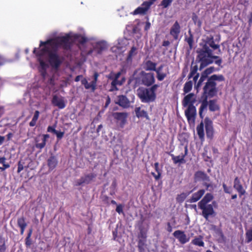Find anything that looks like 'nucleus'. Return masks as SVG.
<instances>
[{
    "mask_svg": "<svg viewBox=\"0 0 252 252\" xmlns=\"http://www.w3.org/2000/svg\"><path fill=\"white\" fill-rule=\"evenodd\" d=\"M163 67V65H160L157 68V69L156 70V72L157 74V78L158 81H163L167 76V74L165 72H163L162 71V68Z\"/></svg>",
    "mask_w": 252,
    "mask_h": 252,
    "instance_id": "c85d7f7f",
    "label": "nucleus"
},
{
    "mask_svg": "<svg viewBox=\"0 0 252 252\" xmlns=\"http://www.w3.org/2000/svg\"><path fill=\"white\" fill-rule=\"evenodd\" d=\"M141 84L147 87H150L155 82L154 73L146 72L142 71L140 73Z\"/></svg>",
    "mask_w": 252,
    "mask_h": 252,
    "instance_id": "9d476101",
    "label": "nucleus"
},
{
    "mask_svg": "<svg viewBox=\"0 0 252 252\" xmlns=\"http://www.w3.org/2000/svg\"><path fill=\"white\" fill-rule=\"evenodd\" d=\"M215 59L217 60H216L215 61V63L216 64L218 65L219 66H221V64L222 62L221 59L220 58V57H219L218 58H217V59Z\"/></svg>",
    "mask_w": 252,
    "mask_h": 252,
    "instance_id": "69168bd1",
    "label": "nucleus"
},
{
    "mask_svg": "<svg viewBox=\"0 0 252 252\" xmlns=\"http://www.w3.org/2000/svg\"><path fill=\"white\" fill-rule=\"evenodd\" d=\"M52 104L59 109H63L66 106V103L63 97L55 94L53 96L51 100Z\"/></svg>",
    "mask_w": 252,
    "mask_h": 252,
    "instance_id": "f3484780",
    "label": "nucleus"
},
{
    "mask_svg": "<svg viewBox=\"0 0 252 252\" xmlns=\"http://www.w3.org/2000/svg\"><path fill=\"white\" fill-rule=\"evenodd\" d=\"M5 161L6 158L5 157L0 158V163L2 164V166L0 167V169L1 171H4L10 167V165L8 163H6Z\"/></svg>",
    "mask_w": 252,
    "mask_h": 252,
    "instance_id": "49530a36",
    "label": "nucleus"
},
{
    "mask_svg": "<svg viewBox=\"0 0 252 252\" xmlns=\"http://www.w3.org/2000/svg\"><path fill=\"white\" fill-rule=\"evenodd\" d=\"M154 168L157 172V174H155L154 172H152L151 174L156 181H158L161 177L162 172L161 170L159 167L158 162H157L154 163Z\"/></svg>",
    "mask_w": 252,
    "mask_h": 252,
    "instance_id": "c9c22d12",
    "label": "nucleus"
},
{
    "mask_svg": "<svg viewBox=\"0 0 252 252\" xmlns=\"http://www.w3.org/2000/svg\"><path fill=\"white\" fill-rule=\"evenodd\" d=\"M205 190L203 189H199L197 192L192 194V196L189 200L190 203L196 202L198 201L204 194Z\"/></svg>",
    "mask_w": 252,
    "mask_h": 252,
    "instance_id": "cd10ccee",
    "label": "nucleus"
},
{
    "mask_svg": "<svg viewBox=\"0 0 252 252\" xmlns=\"http://www.w3.org/2000/svg\"><path fill=\"white\" fill-rule=\"evenodd\" d=\"M196 102V98L195 95L193 93H190L186 95L182 101L183 105L185 106H189V105H193L194 103Z\"/></svg>",
    "mask_w": 252,
    "mask_h": 252,
    "instance_id": "393cba45",
    "label": "nucleus"
},
{
    "mask_svg": "<svg viewBox=\"0 0 252 252\" xmlns=\"http://www.w3.org/2000/svg\"><path fill=\"white\" fill-rule=\"evenodd\" d=\"M6 249V247L4 239L0 237V252H5Z\"/></svg>",
    "mask_w": 252,
    "mask_h": 252,
    "instance_id": "3c124183",
    "label": "nucleus"
},
{
    "mask_svg": "<svg viewBox=\"0 0 252 252\" xmlns=\"http://www.w3.org/2000/svg\"><path fill=\"white\" fill-rule=\"evenodd\" d=\"M194 180L195 182H203V185L206 187V190L212 187L211 184L207 183L210 180L209 176L203 171H196L194 175Z\"/></svg>",
    "mask_w": 252,
    "mask_h": 252,
    "instance_id": "423d86ee",
    "label": "nucleus"
},
{
    "mask_svg": "<svg viewBox=\"0 0 252 252\" xmlns=\"http://www.w3.org/2000/svg\"><path fill=\"white\" fill-rule=\"evenodd\" d=\"M137 92L138 97L143 103L154 102L156 99V94H154L149 88L140 87Z\"/></svg>",
    "mask_w": 252,
    "mask_h": 252,
    "instance_id": "20e7f679",
    "label": "nucleus"
},
{
    "mask_svg": "<svg viewBox=\"0 0 252 252\" xmlns=\"http://www.w3.org/2000/svg\"><path fill=\"white\" fill-rule=\"evenodd\" d=\"M48 62L52 68L58 70L63 63V59L55 50L49 53Z\"/></svg>",
    "mask_w": 252,
    "mask_h": 252,
    "instance_id": "39448f33",
    "label": "nucleus"
},
{
    "mask_svg": "<svg viewBox=\"0 0 252 252\" xmlns=\"http://www.w3.org/2000/svg\"><path fill=\"white\" fill-rule=\"evenodd\" d=\"M123 71V69H122L117 73L111 72L108 76V78L112 80L110 84V87L109 90V92H113L114 91H118L119 88L117 86H122L126 82V79L125 77H123L120 80H119V78L121 75Z\"/></svg>",
    "mask_w": 252,
    "mask_h": 252,
    "instance_id": "7ed1b4c3",
    "label": "nucleus"
},
{
    "mask_svg": "<svg viewBox=\"0 0 252 252\" xmlns=\"http://www.w3.org/2000/svg\"><path fill=\"white\" fill-rule=\"evenodd\" d=\"M156 0H149V1H144L141 6L137 7L132 12L133 15L145 14Z\"/></svg>",
    "mask_w": 252,
    "mask_h": 252,
    "instance_id": "2eb2a0df",
    "label": "nucleus"
},
{
    "mask_svg": "<svg viewBox=\"0 0 252 252\" xmlns=\"http://www.w3.org/2000/svg\"><path fill=\"white\" fill-rule=\"evenodd\" d=\"M209 109L211 112H215L220 110V106L217 103V99H212L208 101Z\"/></svg>",
    "mask_w": 252,
    "mask_h": 252,
    "instance_id": "7c9ffc66",
    "label": "nucleus"
},
{
    "mask_svg": "<svg viewBox=\"0 0 252 252\" xmlns=\"http://www.w3.org/2000/svg\"><path fill=\"white\" fill-rule=\"evenodd\" d=\"M70 37L69 35H65L58 37L56 39H54V45H59L66 50H70L71 44L70 42Z\"/></svg>",
    "mask_w": 252,
    "mask_h": 252,
    "instance_id": "9b49d317",
    "label": "nucleus"
},
{
    "mask_svg": "<svg viewBox=\"0 0 252 252\" xmlns=\"http://www.w3.org/2000/svg\"><path fill=\"white\" fill-rule=\"evenodd\" d=\"M136 48L135 46H132L128 53V58H130L133 55L136 54Z\"/></svg>",
    "mask_w": 252,
    "mask_h": 252,
    "instance_id": "13d9d810",
    "label": "nucleus"
},
{
    "mask_svg": "<svg viewBox=\"0 0 252 252\" xmlns=\"http://www.w3.org/2000/svg\"><path fill=\"white\" fill-rule=\"evenodd\" d=\"M146 243V242L138 240L137 247L139 252H146L147 245Z\"/></svg>",
    "mask_w": 252,
    "mask_h": 252,
    "instance_id": "79ce46f5",
    "label": "nucleus"
},
{
    "mask_svg": "<svg viewBox=\"0 0 252 252\" xmlns=\"http://www.w3.org/2000/svg\"><path fill=\"white\" fill-rule=\"evenodd\" d=\"M199 77V73H196L192 77H193V80L195 83H196L198 78Z\"/></svg>",
    "mask_w": 252,
    "mask_h": 252,
    "instance_id": "774afa93",
    "label": "nucleus"
},
{
    "mask_svg": "<svg viewBox=\"0 0 252 252\" xmlns=\"http://www.w3.org/2000/svg\"><path fill=\"white\" fill-rule=\"evenodd\" d=\"M48 134H43L35 138V147L40 150L42 149L46 145L47 140L49 138Z\"/></svg>",
    "mask_w": 252,
    "mask_h": 252,
    "instance_id": "aec40b11",
    "label": "nucleus"
},
{
    "mask_svg": "<svg viewBox=\"0 0 252 252\" xmlns=\"http://www.w3.org/2000/svg\"><path fill=\"white\" fill-rule=\"evenodd\" d=\"M107 48V44L104 41H99L96 43L94 49L98 54H101L103 51Z\"/></svg>",
    "mask_w": 252,
    "mask_h": 252,
    "instance_id": "2f4dec72",
    "label": "nucleus"
},
{
    "mask_svg": "<svg viewBox=\"0 0 252 252\" xmlns=\"http://www.w3.org/2000/svg\"><path fill=\"white\" fill-rule=\"evenodd\" d=\"M209 77L207 76L206 75L204 74V72H202L201 74L200 77L199 79L198 80V81L197 82L196 84L195 85V88L197 90H198L202 85L203 82L206 80L208 79Z\"/></svg>",
    "mask_w": 252,
    "mask_h": 252,
    "instance_id": "58836bf2",
    "label": "nucleus"
},
{
    "mask_svg": "<svg viewBox=\"0 0 252 252\" xmlns=\"http://www.w3.org/2000/svg\"><path fill=\"white\" fill-rule=\"evenodd\" d=\"M220 39V37H219L218 43L219 42ZM216 41H217V40L215 41L213 35H210L209 36H207L204 40V44L203 45L202 48H204L205 46H206L208 48H211L212 51L218 50V52L217 53L218 54H220L221 52L220 49V46L218 43H216Z\"/></svg>",
    "mask_w": 252,
    "mask_h": 252,
    "instance_id": "6e6552de",
    "label": "nucleus"
},
{
    "mask_svg": "<svg viewBox=\"0 0 252 252\" xmlns=\"http://www.w3.org/2000/svg\"><path fill=\"white\" fill-rule=\"evenodd\" d=\"M112 116L117 124L123 128L126 123L128 114L126 112H113Z\"/></svg>",
    "mask_w": 252,
    "mask_h": 252,
    "instance_id": "ddd939ff",
    "label": "nucleus"
},
{
    "mask_svg": "<svg viewBox=\"0 0 252 252\" xmlns=\"http://www.w3.org/2000/svg\"><path fill=\"white\" fill-rule=\"evenodd\" d=\"M151 27V23L148 21L146 23V25L144 27L145 31H148Z\"/></svg>",
    "mask_w": 252,
    "mask_h": 252,
    "instance_id": "338daca9",
    "label": "nucleus"
},
{
    "mask_svg": "<svg viewBox=\"0 0 252 252\" xmlns=\"http://www.w3.org/2000/svg\"><path fill=\"white\" fill-rule=\"evenodd\" d=\"M197 133L199 139L203 140L204 139V124L201 122L196 127Z\"/></svg>",
    "mask_w": 252,
    "mask_h": 252,
    "instance_id": "e433bc0d",
    "label": "nucleus"
},
{
    "mask_svg": "<svg viewBox=\"0 0 252 252\" xmlns=\"http://www.w3.org/2000/svg\"><path fill=\"white\" fill-rule=\"evenodd\" d=\"M56 131L57 130L55 129V126H49L47 127V131L49 132H52L55 134L56 132Z\"/></svg>",
    "mask_w": 252,
    "mask_h": 252,
    "instance_id": "0e129e2a",
    "label": "nucleus"
},
{
    "mask_svg": "<svg viewBox=\"0 0 252 252\" xmlns=\"http://www.w3.org/2000/svg\"><path fill=\"white\" fill-rule=\"evenodd\" d=\"M38 62L39 63L38 68L39 72L43 78H45L47 76V69L48 68L49 65L46 63L42 59H39Z\"/></svg>",
    "mask_w": 252,
    "mask_h": 252,
    "instance_id": "b1692460",
    "label": "nucleus"
},
{
    "mask_svg": "<svg viewBox=\"0 0 252 252\" xmlns=\"http://www.w3.org/2000/svg\"><path fill=\"white\" fill-rule=\"evenodd\" d=\"M171 0H162L160 3V5L163 8H166L168 7L171 4Z\"/></svg>",
    "mask_w": 252,
    "mask_h": 252,
    "instance_id": "6e6d98bb",
    "label": "nucleus"
},
{
    "mask_svg": "<svg viewBox=\"0 0 252 252\" xmlns=\"http://www.w3.org/2000/svg\"><path fill=\"white\" fill-rule=\"evenodd\" d=\"M17 225L19 227H27V223L26 222V218L22 216L17 219Z\"/></svg>",
    "mask_w": 252,
    "mask_h": 252,
    "instance_id": "de8ad7c7",
    "label": "nucleus"
},
{
    "mask_svg": "<svg viewBox=\"0 0 252 252\" xmlns=\"http://www.w3.org/2000/svg\"><path fill=\"white\" fill-rule=\"evenodd\" d=\"M216 202L214 201L212 204L207 205H198V208L202 210V215L206 220H208L209 217H214L216 216V213L213 208V204H215Z\"/></svg>",
    "mask_w": 252,
    "mask_h": 252,
    "instance_id": "0eeeda50",
    "label": "nucleus"
},
{
    "mask_svg": "<svg viewBox=\"0 0 252 252\" xmlns=\"http://www.w3.org/2000/svg\"><path fill=\"white\" fill-rule=\"evenodd\" d=\"M157 63H156L153 62L151 60L147 61L145 63L144 68L147 71H155L157 69L156 67Z\"/></svg>",
    "mask_w": 252,
    "mask_h": 252,
    "instance_id": "72a5a7b5",
    "label": "nucleus"
},
{
    "mask_svg": "<svg viewBox=\"0 0 252 252\" xmlns=\"http://www.w3.org/2000/svg\"><path fill=\"white\" fill-rule=\"evenodd\" d=\"M246 238L248 243L252 241V228L246 231Z\"/></svg>",
    "mask_w": 252,
    "mask_h": 252,
    "instance_id": "603ef678",
    "label": "nucleus"
},
{
    "mask_svg": "<svg viewBox=\"0 0 252 252\" xmlns=\"http://www.w3.org/2000/svg\"><path fill=\"white\" fill-rule=\"evenodd\" d=\"M219 68H216L214 66H210L209 67L207 68L203 72H204V74L208 76L209 75H210L214 72L216 71H219Z\"/></svg>",
    "mask_w": 252,
    "mask_h": 252,
    "instance_id": "8fccbe9b",
    "label": "nucleus"
},
{
    "mask_svg": "<svg viewBox=\"0 0 252 252\" xmlns=\"http://www.w3.org/2000/svg\"><path fill=\"white\" fill-rule=\"evenodd\" d=\"M159 87L158 84H153L151 87L149 88L154 94H156V92L157 89Z\"/></svg>",
    "mask_w": 252,
    "mask_h": 252,
    "instance_id": "bf43d9fd",
    "label": "nucleus"
},
{
    "mask_svg": "<svg viewBox=\"0 0 252 252\" xmlns=\"http://www.w3.org/2000/svg\"><path fill=\"white\" fill-rule=\"evenodd\" d=\"M203 236L201 235L195 237L191 240V244L195 246L203 247L204 246V243L203 241Z\"/></svg>",
    "mask_w": 252,
    "mask_h": 252,
    "instance_id": "4c0bfd02",
    "label": "nucleus"
},
{
    "mask_svg": "<svg viewBox=\"0 0 252 252\" xmlns=\"http://www.w3.org/2000/svg\"><path fill=\"white\" fill-rule=\"evenodd\" d=\"M173 235L182 244H185L189 240V238H188L185 232L182 230H176Z\"/></svg>",
    "mask_w": 252,
    "mask_h": 252,
    "instance_id": "5701e85b",
    "label": "nucleus"
},
{
    "mask_svg": "<svg viewBox=\"0 0 252 252\" xmlns=\"http://www.w3.org/2000/svg\"><path fill=\"white\" fill-rule=\"evenodd\" d=\"M32 244V241L31 238H29V237H26V238L25 239L26 246L27 248H29L31 246Z\"/></svg>",
    "mask_w": 252,
    "mask_h": 252,
    "instance_id": "680f3d73",
    "label": "nucleus"
},
{
    "mask_svg": "<svg viewBox=\"0 0 252 252\" xmlns=\"http://www.w3.org/2000/svg\"><path fill=\"white\" fill-rule=\"evenodd\" d=\"M138 240H142L146 242L147 234L143 230V228H140V232L138 235Z\"/></svg>",
    "mask_w": 252,
    "mask_h": 252,
    "instance_id": "a18cd8bd",
    "label": "nucleus"
},
{
    "mask_svg": "<svg viewBox=\"0 0 252 252\" xmlns=\"http://www.w3.org/2000/svg\"><path fill=\"white\" fill-rule=\"evenodd\" d=\"M204 124L207 137L212 139L214 136L213 122L209 118L206 117L204 120Z\"/></svg>",
    "mask_w": 252,
    "mask_h": 252,
    "instance_id": "a211bd4d",
    "label": "nucleus"
},
{
    "mask_svg": "<svg viewBox=\"0 0 252 252\" xmlns=\"http://www.w3.org/2000/svg\"><path fill=\"white\" fill-rule=\"evenodd\" d=\"M77 38L78 42L82 45H83L88 41V39L86 37L82 35L78 36Z\"/></svg>",
    "mask_w": 252,
    "mask_h": 252,
    "instance_id": "5fc2aeb1",
    "label": "nucleus"
},
{
    "mask_svg": "<svg viewBox=\"0 0 252 252\" xmlns=\"http://www.w3.org/2000/svg\"><path fill=\"white\" fill-rule=\"evenodd\" d=\"M96 177V174L94 173H90L85 174L77 180L75 183L76 186H81L83 184H89Z\"/></svg>",
    "mask_w": 252,
    "mask_h": 252,
    "instance_id": "4468645a",
    "label": "nucleus"
},
{
    "mask_svg": "<svg viewBox=\"0 0 252 252\" xmlns=\"http://www.w3.org/2000/svg\"><path fill=\"white\" fill-rule=\"evenodd\" d=\"M39 111L36 110L34 113L32 121L29 123V126L31 127L35 126L36 124L37 121L39 116Z\"/></svg>",
    "mask_w": 252,
    "mask_h": 252,
    "instance_id": "a19ab883",
    "label": "nucleus"
},
{
    "mask_svg": "<svg viewBox=\"0 0 252 252\" xmlns=\"http://www.w3.org/2000/svg\"><path fill=\"white\" fill-rule=\"evenodd\" d=\"M191 18L195 25H196L199 27H201L202 22L195 13H192Z\"/></svg>",
    "mask_w": 252,
    "mask_h": 252,
    "instance_id": "09e8293b",
    "label": "nucleus"
},
{
    "mask_svg": "<svg viewBox=\"0 0 252 252\" xmlns=\"http://www.w3.org/2000/svg\"><path fill=\"white\" fill-rule=\"evenodd\" d=\"M233 187L238 192L240 197H241L246 193V191L244 189L238 177H235L234 179Z\"/></svg>",
    "mask_w": 252,
    "mask_h": 252,
    "instance_id": "a878e982",
    "label": "nucleus"
},
{
    "mask_svg": "<svg viewBox=\"0 0 252 252\" xmlns=\"http://www.w3.org/2000/svg\"><path fill=\"white\" fill-rule=\"evenodd\" d=\"M55 134L56 135L58 140H61L63 137L64 132L57 130Z\"/></svg>",
    "mask_w": 252,
    "mask_h": 252,
    "instance_id": "052dcab7",
    "label": "nucleus"
},
{
    "mask_svg": "<svg viewBox=\"0 0 252 252\" xmlns=\"http://www.w3.org/2000/svg\"><path fill=\"white\" fill-rule=\"evenodd\" d=\"M192 88V82L191 81L187 82L184 86L183 91L185 94L189 92Z\"/></svg>",
    "mask_w": 252,
    "mask_h": 252,
    "instance_id": "37998d69",
    "label": "nucleus"
},
{
    "mask_svg": "<svg viewBox=\"0 0 252 252\" xmlns=\"http://www.w3.org/2000/svg\"><path fill=\"white\" fill-rule=\"evenodd\" d=\"M54 39H50L45 41H41L40 42L39 46L41 47L44 46V47L41 48L39 51H38L36 54V57H37V60L39 59H42V57L44 56V55L46 53H47L48 56H49V53L50 52H53L49 49V48L47 46L48 45H54Z\"/></svg>",
    "mask_w": 252,
    "mask_h": 252,
    "instance_id": "1a4fd4ad",
    "label": "nucleus"
},
{
    "mask_svg": "<svg viewBox=\"0 0 252 252\" xmlns=\"http://www.w3.org/2000/svg\"><path fill=\"white\" fill-rule=\"evenodd\" d=\"M58 164V160L55 156H51L47 159V165L50 171L54 170Z\"/></svg>",
    "mask_w": 252,
    "mask_h": 252,
    "instance_id": "bb28decb",
    "label": "nucleus"
},
{
    "mask_svg": "<svg viewBox=\"0 0 252 252\" xmlns=\"http://www.w3.org/2000/svg\"><path fill=\"white\" fill-rule=\"evenodd\" d=\"M199 69L197 65L195 64L194 65H192V64L191 65L190 72L189 73L188 78L190 79L192 78L195 74L198 73L197 70Z\"/></svg>",
    "mask_w": 252,
    "mask_h": 252,
    "instance_id": "c03bdc74",
    "label": "nucleus"
},
{
    "mask_svg": "<svg viewBox=\"0 0 252 252\" xmlns=\"http://www.w3.org/2000/svg\"><path fill=\"white\" fill-rule=\"evenodd\" d=\"M181 32V26L177 21H176L170 30V34L174 40H177Z\"/></svg>",
    "mask_w": 252,
    "mask_h": 252,
    "instance_id": "4be33fe9",
    "label": "nucleus"
},
{
    "mask_svg": "<svg viewBox=\"0 0 252 252\" xmlns=\"http://www.w3.org/2000/svg\"><path fill=\"white\" fill-rule=\"evenodd\" d=\"M197 53L196 62L200 63L199 70H202L208 65L214 62L213 59L219 58L218 56L213 55L212 50L206 46L198 50Z\"/></svg>",
    "mask_w": 252,
    "mask_h": 252,
    "instance_id": "f03ea898",
    "label": "nucleus"
},
{
    "mask_svg": "<svg viewBox=\"0 0 252 252\" xmlns=\"http://www.w3.org/2000/svg\"><path fill=\"white\" fill-rule=\"evenodd\" d=\"M134 111L137 118H145L148 120L149 119L147 111L144 110H141V107H136L134 109Z\"/></svg>",
    "mask_w": 252,
    "mask_h": 252,
    "instance_id": "c756f323",
    "label": "nucleus"
},
{
    "mask_svg": "<svg viewBox=\"0 0 252 252\" xmlns=\"http://www.w3.org/2000/svg\"><path fill=\"white\" fill-rule=\"evenodd\" d=\"M185 115L189 122H194L196 115V108L194 105H189L188 108L185 110Z\"/></svg>",
    "mask_w": 252,
    "mask_h": 252,
    "instance_id": "6ab92c4d",
    "label": "nucleus"
},
{
    "mask_svg": "<svg viewBox=\"0 0 252 252\" xmlns=\"http://www.w3.org/2000/svg\"><path fill=\"white\" fill-rule=\"evenodd\" d=\"M115 103L123 108H127L129 107L130 102L126 95L122 94L117 96Z\"/></svg>",
    "mask_w": 252,
    "mask_h": 252,
    "instance_id": "412c9836",
    "label": "nucleus"
},
{
    "mask_svg": "<svg viewBox=\"0 0 252 252\" xmlns=\"http://www.w3.org/2000/svg\"><path fill=\"white\" fill-rule=\"evenodd\" d=\"M99 74L97 72H95L93 75V80L89 83L86 78H83L81 80V84L84 85L86 90L91 89L92 92H94L96 89V84Z\"/></svg>",
    "mask_w": 252,
    "mask_h": 252,
    "instance_id": "f8f14e48",
    "label": "nucleus"
},
{
    "mask_svg": "<svg viewBox=\"0 0 252 252\" xmlns=\"http://www.w3.org/2000/svg\"><path fill=\"white\" fill-rule=\"evenodd\" d=\"M214 198L213 195L210 193H207L203 198L198 203V205H207Z\"/></svg>",
    "mask_w": 252,
    "mask_h": 252,
    "instance_id": "f704fd0d",
    "label": "nucleus"
},
{
    "mask_svg": "<svg viewBox=\"0 0 252 252\" xmlns=\"http://www.w3.org/2000/svg\"><path fill=\"white\" fill-rule=\"evenodd\" d=\"M209 77L207 76L206 75L204 74V72H202L201 74L200 77L199 79L198 80V81L197 82L196 84L195 85V88L197 90H198L202 85L203 82L206 80L208 79Z\"/></svg>",
    "mask_w": 252,
    "mask_h": 252,
    "instance_id": "ea45409f",
    "label": "nucleus"
},
{
    "mask_svg": "<svg viewBox=\"0 0 252 252\" xmlns=\"http://www.w3.org/2000/svg\"><path fill=\"white\" fill-rule=\"evenodd\" d=\"M187 195L185 193H182L178 195L177 197V200L179 202H182L186 198Z\"/></svg>",
    "mask_w": 252,
    "mask_h": 252,
    "instance_id": "4d7b16f0",
    "label": "nucleus"
},
{
    "mask_svg": "<svg viewBox=\"0 0 252 252\" xmlns=\"http://www.w3.org/2000/svg\"><path fill=\"white\" fill-rule=\"evenodd\" d=\"M25 163L22 160H20L18 163V169H17V173H20L25 168H28V166H24Z\"/></svg>",
    "mask_w": 252,
    "mask_h": 252,
    "instance_id": "864d4df0",
    "label": "nucleus"
},
{
    "mask_svg": "<svg viewBox=\"0 0 252 252\" xmlns=\"http://www.w3.org/2000/svg\"><path fill=\"white\" fill-rule=\"evenodd\" d=\"M116 211L119 214L123 213V206L121 204H119L117 205Z\"/></svg>",
    "mask_w": 252,
    "mask_h": 252,
    "instance_id": "e2e57ef3",
    "label": "nucleus"
},
{
    "mask_svg": "<svg viewBox=\"0 0 252 252\" xmlns=\"http://www.w3.org/2000/svg\"><path fill=\"white\" fill-rule=\"evenodd\" d=\"M188 153V146H186L185 147V153L184 154H182V155H179L178 156H175L174 155L170 153H169V155L171 156V159L173 160L174 164H184L186 162V160H185V158L187 155Z\"/></svg>",
    "mask_w": 252,
    "mask_h": 252,
    "instance_id": "dca6fc26",
    "label": "nucleus"
},
{
    "mask_svg": "<svg viewBox=\"0 0 252 252\" xmlns=\"http://www.w3.org/2000/svg\"><path fill=\"white\" fill-rule=\"evenodd\" d=\"M188 33L189 36L185 35V41L188 44L189 49L191 50L193 48L194 37L190 30L189 31Z\"/></svg>",
    "mask_w": 252,
    "mask_h": 252,
    "instance_id": "473e14b6",
    "label": "nucleus"
},
{
    "mask_svg": "<svg viewBox=\"0 0 252 252\" xmlns=\"http://www.w3.org/2000/svg\"><path fill=\"white\" fill-rule=\"evenodd\" d=\"M225 78L222 74H213L209 76L203 88L202 100L199 109V115L203 119L204 115L203 112L207 111L208 106V98L213 97L217 95L218 92L217 82H223Z\"/></svg>",
    "mask_w": 252,
    "mask_h": 252,
    "instance_id": "f257e3e1",
    "label": "nucleus"
}]
</instances>
